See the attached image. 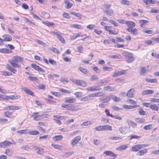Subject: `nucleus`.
I'll list each match as a JSON object with an SVG mask.
<instances>
[{"label": "nucleus", "mask_w": 159, "mask_h": 159, "mask_svg": "<svg viewBox=\"0 0 159 159\" xmlns=\"http://www.w3.org/2000/svg\"><path fill=\"white\" fill-rule=\"evenodd\" d=\"M23 58L19 56H15L13 57L11 59L8 61V62L14 67L19 68L20 66L17 64L18 62L23 64Z\"/></svg>", "instance_id": "1"}, {"label": "nucleus", "mask_w": 159, "mask_h": 159, "mask_svg": "<svg viewBox=\"0 0 159 159\" xmlns=\"http://www.w3.org/2000/svg\"><path fill=\"white\" fill-rule=\"evenodd\" d=\"M50 33L52 34L57 35V38L62 43H65V40L62 36L63 34L59 31L57 30H56L54 31H50Z\"/></svg>", "instance_id": "2"}, {"label": "nucleus", "mask_w": 159, "mask_h": 159, "mask_svg": "<svg viewBox=\"0 0 159 159\" xmlns=\"http://www.w3.org/2000/svg\"><path fill=\"white\" fill-rule=\"evenodd\" d=\"M61 107L65 108L67 110H70L71 111H74L78 109L79 106H75L71 104H62L61 105Z\"/></svg>", "instance_id": "3"}, {"label": "nucleus", "mask_w": 159, "mask_h": 159, "mask_svg": "<svg viewBox=\"0 0 159 159\" xmlns=\"http://www.w3.org/2000/svg\"><path fill=\"white\" fill-rule=\"evenodd\" d=\"M70 80L74 83L75 84L81 86L82 87H86L87 84L86 82L82 80L75 79L74 78H71Z\"/></svg>", "instance_id": "4"}, {"label": "nucleus", "mask_w": 159, "mask_h": 159, "mask_svg": "<svg viewBox=\"0 0 159 159\" xmlns=\"http://www.w3.org/2000/svg\"><path fill=\"white\" fill-rule=\"evenodd\" d=\"M122 54L123 56L128 58L127 61L128 63H130L134 61V57L132 54L127 52H122Z\"/></svg>", "instance_id": "5"}, {"label": "nucleus", "mask_w": 159, "mask_h": 159, "mask_svg": "<svg viewBox=\"0 0 159 159\" xmlns=\"http://www.w3.org/2000/svg\"><path fill=\"white\" fill-rule=\"evenodd\" d=\"M146 147V144H137L132 148L131 151L137 152L139 151L141 148Z\"/></svg>", "instance_id": "6"}, {"label": "nucleus", "mask_w": 159, "mask_h": 159, "mask_svg": "<svg viewBox=\"0 0 159 159\" xmlns=\"http://www.w3.org/2000/svg\"><path fill=\"white\" fill-rule=\"evenodd\" d=\"M47 115L45 114H42L41 115H38V113L37 112H34L32 116L33 117V119L35 120H38L40 119L45 118L46 117Z\"/></svg>", "instance_id": "7"}, {"label": "nucleus", "mask_w": 159, "mask_h": 159, "mask_svg": "<svg viewBox=\"0 0 159 159\" xmlns=\"http://www.w3.org/2000/svg\"><path fill=\"white\" fill-rule=\"evenodd\" d=\"M102 88L98 85H94L86 88V90L89 91H95L100 90Z\"/></svg>", "instance_id": "8"}, {"label": "nucleus", "mask_w": 159, "mask_h": 159, "mask_svg": "<svg viewBox=\"0 0 159 159\" xmlns=\"http://www.w3.org/2000/svg\"><path fill=\"white\" fill-rule=\"evenodd\" d=\"M126 30L128 32H130L131 34L137 35L138 34V30L135 28H127L126 29Z\"/></svg>", "instance_id": "9"}, {"label": "nucleus", "mask_w": 159, "mask_h": 159, "mask_svg": "<svg viewBox=\"0 0 159 159\" xmlns=\"http://www.w3.org/2000/svg\"><path fill=\"white\" fill-rule=\"evenodd\" d=\"M12 144L11 143L8 141H5L0 143V147L5 148L7 146H10Z\"/></svg>", "instance_id": "10"}, {"label": "nucleus", "mask_w": 159, "mask_h": 159, "mask_svg": "<svg viewBox=\"0 0 159 159\" xmlns=\"http://www.w3.org/2000/svg\"><path fill=\"white\" fill-rule=\"evenodd\" d=\"M81 138V136H78L75 137L72 140L71 142V144L73 146L76 144L78 143L79 142V141L80 140Z\"/></svg>", "instance_id": "11"}, {"label": "nucleus", "mask_w": 159, "mask_h": 159, "mask_svg": "<svg viewBox=\"0 0 159 159\" xmlns=\"http://www.w3.org/2000/svg\"><path fill=\"white\" fill-rule=\"evenodd\" d=\"M126 73V71L125 70H122L118 72H116L114 73V74L112 76L113 77H117L120 75L125 74Z\"/></svg>", "instance_id": "12"}, {"label": "nucleus", "mask_w": 159, "mask_h": 159, "mask_svg": "<svg viewBox=\"0 0 159 159\" xmlns=\"http://www.w3.org/2000/svg\"><path fill=\"white\" fill-rule=\"evenodd\" d=\"M20 106H15L14 105H11L8 106L6 108L8 110H19L21 108Z\"/></svg>", "instance_id": "13"}, {"label": "nucleus", "mask_w": 159, "mask_h": 159, "mask_svg": "<svg viewBox=\"0 0 159 159\" xmlns=\"http://www.w3.org/2000/svg\"><path fill=\"white\" fill-rule=\"evenodd\" d=\"M31 66L34 69L38 71L42 72H44V70L42 68L40 67L39 66L35 64L34 63L32 64H31Z\"/></svg>", "instance_id": "14"}, {"label": "nucleus", "mask_w": 159, "mask_h": 159, "mask_svg": "<svg viewBox=\"0 0 159 159\" xmlns=\"http://www.w3.org/2000/svg\"><path fill=\"white\" fill-rule=\"evenodd\" d=\"M119 131L122 134H126L128 132V129L126 126H122L119 128Z\"/></svg>", "instance_id": "15"}, {"label": "nucleus", "mask_w": 159, "mask_h": 159, "mask_svg": "<svg viewBox=\"0 0 159 159\" xmlns=\"http://www.w3.org/2000/svg\"><path fill=\"white\" fill-rule=\"evenodd\" d=\"M139 107V106L138 105H135L133 106L127 105L125 104L123 105V107L124 108L127 109H134L137 108Z\"/></svg>", "instance_id": "16"}, {"label": "nucleus", "mask_w": 159, "mask_h": 159, "mask_svg": "<svg viewBox=\"0 0 159 159\" xmlns=\"http://www.w3.org/2000/svg\"><path fill=\"white\" fill-rule=\"evenodd\" d=\"M116 86L113 87L108 86L106 87H104L103 89L105 90L110 91H114L116 90Z\"/></svg>", "instance_id": "17"}, {"label": "nucleus", "mask_w": 159, "mask_h": 159, "mask_svg": "<svg viewBox=\"0 0 159 159\" xmlns=\"http://www.w3.org/2000/svg\"><path fill=\"white\" fill-rule=\"evenodd\" d=\"M135 91L134 89H130L127 93V96L128 97H133Z\"/></svg>", "instance_id": "18"}, {"label": "nucleus", "mask_w": 159, "mask_h": 159, "mask_svg": "<svg viewBox=\"0 0 159 159\" xmlns=\"http://www.w3.org/2000/svg\"><path fill=\"white\" fill-rule=\"evenodd\" d=\"M125 23L129 27V28H133L135 26V23L132 21L127 20L125 21Z\"/></svg>", "instance_id": "19"}, {"label": "nucleus", "mask_w": 159, "mask_h": 159, "mask_svg": "<svg viewBox=\"0 0 159 159\" xmlns=\"http://www.w3.org/2000/svg\"><path fill=\"white\" fill-rule=\"evenodd\" d=\"M148 151V149H147L145 148L143 149H142L139 152H137L136 153V155L138 156H143L145 155Z\"/></svg>", "instance_id": "20"}, {"label": "nucleus", "mask_w": 159, "mask_h": 159, "mask_svg": "<svg viewBox=\"0 0 159 159\" xmlns=\"http://www.w3.org/2000/svg\"><path fill=\"white\" fill-rule=\"evenodd\" d=\"M64 2L66 4L65 7L67 9L70 8L72 5V4L70 2V0H65Z\"/></svg>", "instance_id": "21"}, {"label": "nucleus", "mask_w": 159, "mask_h": 159, "mask_svg": "<svg viewBox=\"0 0 159 159\" xmlns=\"http://www.w3.org/2000/svg\"><path fill=\"white\" fill-rule=\"evenodd\" d=\"M2 37L4 41H9L11 40H12V38L11 36L8 34H4L3 35Z\"/></svg>", "instance_id": "22"}, {"label": "nucleus", "mask_w": 159, "mask_h": 159, "mask_svg": "<svg viewBox=\"0 0 159 159\" xmlns=\"http://www.w3.org/2000/svg\"><path fill=\"white\" fill-rule=\"evenodd\" d=\"M150 108L152 111H157L159 109V107L156 104H150Z\"/></svg>", "instance_id": "23"}, {"label": "nucleus", "mask_w": 159, "mask_h": 159, "mask_svg": "<svg viewBox=\"0 0 159 159\" xmlns=\"http://www.w3.org/2000/svg\"><path fill=\"white\" fill-rule=\"evenodd\" d=\"M154 93V91L152 90L146 89L143 91L142 93V95H143L152 94Z\"/></svg>", "instance_id": "24"}, {"label": "nucleus", "mask_w": 159, "mask_h": 159, "mask_svg": "<svg viewBox=\"0 0 159 159\" xmlns=\"http://www.w3.org/2000/svg\"><path fill=\"white\" fill-rule=\"evenodd\" d=\"M22 89L26 93L30 95L34 96V93L30 89H27L26 87L23 88H22Z\"/></svg>", "instance_id": "25"}, {"label": "nucleus", "mask_w": 159, "mask_h": 159, "mask_svg": "<svg viewBox=\"0 0 159 159\" xmlns=\"http://www.w3.org/2000/svg\"><path fill=\"white\" fill-rule=\"evenodd\" d=\"M17 133L20 134H29V129H25L17 131Z\"/></svg>", "instance_id": "26"}, {"label": "nucleus", "mask_w": 159, "mask_h": 159, "mask_svg": "<svg viewBox=\"0 0 159 159\" xmlns=\"http://www.w3.org/2000/svg\"><path fill=\"white\" fill-rule=\"evenodd\" d=\"M76 100V99L75 98H68L65 100V102L66 103H71L75 102Z\"/></svg>", "instance_id": "27"}, {"label": "nucleus", "mask_w": 159, "mask_h": 159, "mask_svg": "<svg viewBox=\"0 0 159 159\" xmlns=\"http://www.w3.org/2000/svg\"><path fill=\"white\" fill-rule=\"evenodd\" d=\"M103 11L104 13H106L107 15L110 16H111L114 14L113 11L112 9L104 10Z\"/></svg>", "instance_id": "28"}, {"label": "nucleus", "mask_w": 159, "mask_h": 159, "mask_svg": "<svg viewBox=\"0 0 159 159\" xmlns=\"http://www.w3.org/2000/svg\"><path fill=\"white\" fill-rule=\"evenodd\" d=\"M139 22L141 24L140 26L142 27H144V24L149 22L148 20H139Z\"/></svg>", "instance_id": "29"}, {"label": "nucleus", "mask_w": 159, "mask_h": 159, "mask_svg": "<svg viewBox=\"0 0 159 159\" xmlns=\"http://www.w3.org/2000/svg\"><path fill=\"white\" fill-rule=\"evenodd\" d=\"M62 138L63 137L62 135H59L54 136L52 139L54 141H58L61 140Z\"/></svg>", "instance_id": "30"}, {"label": "nucleus", "mask_w": 159, "mask_h": 159, "mask_svg": "<svg viewBox=\"0 0 159 159\" xmlns=\"http://www.w3.org/2000/svg\"><path fill=\"white\" fill-rule=\"evenodd\" d=\"M103 131L104 130H112V129L111 128V126H110V125H103Z\"/></svg>", "instance_id": "31"}, {"label": "nucleus", "mask_w": 159, "mask_h": 159, "mask_svg": "<svg viewBox=\"0 0 159 159\" xmlns=\"http://www.w3.org/2000/svg\"><path fill=\"white\" fill-rule=\"evenodd\" d=\"M128 146L126 145H122L118 147L117 148V150L119 151H121L125 149Z\"/></svg>", "instance_id": "32"}, {"label": "nucleus", "mask_w": 159, "mask_h": 159, "mask_svg": "<svg viewBox=\"0 0 159 159\" xmlns=\"http://www.w3.org/2000/svg\"><path fill=\"white\" fill-rule=\"evenodd\" d=\"M122 139V137H119V136H116V137H109V139L111 140H117L120 139Z\"/></svg>", "instance_id": "33"}, {"label": "nucleus", "mask_w": 159, "mask_h": 159, "mask_svg": "<svg viewBox=\"0 0 159 159\" xmlns=\"http://www.w3.org/2000/svg\"><path fill=\"white\" fill-rule=\"evenodd\" d=\"M127 121L129 125H131L133 127H135L137 125V124L136 123L131 120H128Z\"/></svg>", "instance_id": "34"}, {"label": "nucleus", "mask_w": 159, "mask_h": 159, "mask_svg": "<svg viewBox=\"0 0 159 159\" xmlns=\"http://www.w3.org/2000/svg\"><path fill=\"white\" fill-rule=\"evenodd\" d=\"M147 70L145 67H143L141 68L140 71V75H145V74L147 73Z\"/></svg>", "instance_id": "35"}, {"label": "nucleus", "mask_w": 159, "mask_h": 159, "mask_svg": "<svg viewBox=\"0 0 159 159\" xmlns=\"http://www.w3.org/2000/svg\"><path fill=\"white\" fill-rule=\"evenodd\" d=\"M135 120L136 122L139 123H142L145 121V120L143 118H136Z\"/></svg>", "instance_id": "36"}, {"label": "nucleus", "mask_w": 159, "mask_h": 159, "mask_svg": "<svg viewBox=\"0 0 159 159\" xmlns=\"http://www.w3.org/2000/svg\"><path fill=\"white\" fill-rule=\"evenodd\" d=\"M39 134V132L37 130L30 131L29 130V134L30 135H37Z\"/></svg>", "instance_id": "37"}, {"label": "nucleus", "mask_w": 159, "mask_h": 159, "mask_svg": "<svg viewBox=\"0 0 159 159\" xmlns=\"http://www.w3.org/2000/svg\"><path fill=\"white\" fill-rule=\"evenodd\" d=\"M70 13L71 14L78 17L80 19L82 18V15L81 14L79 13H76L75 12H70Z\"/></svg>", "instance_id": "38"}, {"label": "nucleus", "mask_w": 159, "mask_h": 159, "mask_svg": "<svg viewBox=\"0 0 159 159\" xmlns=\"http://www.w3.org/2000/svg\"><path fill=\"white\" fill-rule=\"evenodd\" d=\"M111 98L115 102H119L121 100V99L120 98L118 97L115 95H112L111 97Z\"/></svg>", "instance_id": "39"}, {"label": "nucleus", "mask_w": 159, "mask_h": 159, "mask_svg": "<svg viewBox=\"0 0 159 159\" xmlns=\"http://www.w3.org/2000/svg\"><path fill=\"white\" fill-rule=\"evenodd\" d=\"M110 57L113 58H118L119 59H121L122 58V57L119 54H117L113 55H110Z\"/></svg>", "instance_id": "40"}, {"label": "nucleus", "mask_w": 159, "mask_h": 159, "mask_svg": "<svg viewBox=\"0 0 159 159\" xmlns=\"http://www.w3.org/2000/svg\"><path fill=\"white\" fill-rule=\"evenodd\" d=\"M11 51L7 48H1L0 49V52L4 53H9Z\"/></svg>", "instance_id": "41"}, {"label": "nucleus", "mask_w": 159, "mask_h": 159, "mask_svg": "<svg viewBox=\"0 0 159 159\" xmlns=\"http://www.w3.org/2000/svg\"><path fill=\"white\" fill-rule=\"evenodd\" d=\"M141 138L140 136H137L136 135H131L129 136V140H132L133 139H139Z\"/></svg>", "instance_id": "42"}, {"label": "nucleus", "mask_w": 159, "mask_h": 159, "mask_svg": "<svg viewBox=\"0 0 159 159\" xmlns=\"http://www.w3.org/2000/svg\"><path fill=\"white\" fill-rule=\"evenodd\" d=\"M70 27L73 28L80 29L81 28L82 26L80 25L74 24L71 25Z\"/></svg>", "instance_id": "43"}, {"label": "nucleus", "mask_w": 159, "mask_h": 159, "mask_svg": "<svg viewBox=\"0 0 159 159\" xmlns=\"http://www.w3.org/2000/svg\"><path fill=\"white\" fill-rule=\"evenodd\" d=\"M92 99L90 98V96H88L83 98L81 99L82 101H87L92 100Z\"/></svg>", "instance_id": "44"}, {"label": "nucleus", "mask_w": 159, "mask_h": 159, "mask_svg": "<svg viewBox=\"0 0 159 159\" xmlns=\"http://www.w3.org/2000/svg\"><path fill=\"white\" fill-rule=\"evenodd\" d=\"M79 69L82 72L85 74H87L88 73L87 70L85 69L84 68L82 67H80L79 68Z\"/></svg>", "instance_id": "45"}, {"label": "nucleus", "mask_w": 159, "mask_h": 159, "mask_svg": "<svg viewBox=\"0 0 159 159\" xmlns=\"http://www.w3.org/2000/svg\"><path fill=\"white\" fill-rule=\"evenodd\" d=\"M59 91L61 92L68 94L70 93H71V92L70 90L62 89H59Z\"/></svg>", "instance_id": "46"}, {"label": "nucleus", "mask_w": 159, "mask_h": 159, "mask_svg": "<svg viewBox=\"0 0 159 159\" xmlns=\"http://www.w3.org/2000/svg\"><path fill=\"white\" fill-rule=\"evenodd\" d=\"M103 69L105 71H110L112 70L113 68L111 67L104 66Z\"/></svg>", "instance_id": "47"}, {"label": "nucleus", "mask_w": 159, "mask_h": 159, "mask_svg": "<svg viewBox=\"0 0 159 159\" xmlns=\"http://www.w3.org/2000/svg\"><path fill=\"white\" fill-rule=\"evenodd\" d=\"M80 36V34L79 33H78L75 35L71 36L70 39V40H72L75 39L76 38H77L78 37H79Z\"/></svg>", "instance_id": "48"}, {"label": "nucleus", "mask_w": 159, "mask_h": 159, "mask_svg": "<svg viewBox=\"0 0 159 159\" xmlns=\"http://www.w3.org/2000/svg\"><path fill=\"white\" fill-rule=\"evenodd\" d=\"M52 145L55 149L61 150V145L54 144L53 143L52 144Z\"/></svg>", "instance_id": "49"}, {"label": "nucleus", "mask_w": 159, "mask_h": 159, "mask_svg": "<svg viewBox=\"0 0 159 159\" xmlns=\"http://www.w3.org/2000/svg\"><path fill=\"white\" fill-rule=\"evenodd\" d=\"M60 77V75L57 74H54L53 75H50V79L55 80L56 78H58Z\"/></svg>", "instance_id": "50"}, {"label": "nucleus", "mask_w": 159, "mask_h": 159, "mask_svg": "<svg viewBox=\"0 0 159 159\" xmlns=\"http://www.w3.org/2000/svg\"><path fill=\"white\" fill-rule=\"evenodd\" d=\"M153 127L152 124H150L148 125L145 126L143 127V129L145 130H148L151 129Z\"/></svg>", "instance_id": "51"}, {"label": "nucleus", "mask_w": 159, "mask_h": 159, "mask_svg": "<svg viewBox=\"0 0 159 159\" xmlns=\"http://www.w3.org/2000/svg\"><path fill=\"white\" fill-rule=\"evenodd\" d=\"M109 22L110 23L113 25L114 26H118V24L116 21L113 20H109Z\"/></svg>", "instance_id": "52"}, {"label": "nucleus", "mask_w": 159, "mask_h": 159, "mask_svg": "<svg viewBox=\"0 0 159 159\" xmlns=\"http://www.w3.org/2000/svg\"><path fill=\"white\" fill-rule=\"evenodd\" d=\"M127 102L128 103L132 104L134 105H137V102L131 99H130L127 100Z\"/></svg>", "instance_id": "53"}, {"label": "nucleus", "mask_w": 159, "mask_h": 159, "mask_svg": "<svg viewBox=\"0 0 159 159\" xmlns=\"http://www.w3.org/2000/svg\"><path fill=\"white\" fill-rule=\"evenodd\" d=\"M11 100L17 99L20 98V95L17 94H14L11 95Z\"/></svg>", "instance_id": "54"}, {"label": "nucleus", "mask_w": 159, "mask_h": 159, "mask_svg": "<svg viewBox=\"0 0 159 159\" xmlns=\"http://www.w3.org/2000/svg\"><path fill=\"white\" fill-rule=\"evenodd\" d=\"M5 153L8 156H11L12 155V152L9 149H7Z\"/></svg>", "instance_id": "55"}, {"label": "nucleus", "mask_w": 159, "mask_h": 159, "mask_svg": "<svg viewBox=\"0 0 159 159\" xmlns=\"http://www.w3.org/2000/svg\"><path fill=\"white\" fill-rule=\"evenodd\" d=\"M121 3L127 5H129L131 4L130 2L129 1L126 0H122L121 1Z\"/></svg>", "instance_id": "56"}, {"label": "nucleus", "mask_w": 159, "mask_h": 159, "mask_svg": "<svg viewBox=\"0 0 159 159\" xmlns=\"http://www.w3.org/2000/svg\"><path fill=\"white\" fill-rule=\"evenodd\" d=\"M92 123L89 121H88L86 122H83L81 125V126H88L91 125Z\"/></svg>", "instance_id": "57"}, {"label": "nucleus", "mask_w": 159, "mask_h": 159, "mask_svg": "<svg viewBox=\"0 0 159 159\" xmlns=\"http://www.w3.org/2000/svg\"><path fill=\"white\" fill-rule=\"evenodd\" d=\"M103 125H100L96 127L95 129L97 131H103Z\"/></svg>", "instance_id": "58"}, {"label": "nucleus", "mask_w": 159, "mask_h": 159, "mask_svg": "<svg viewBox=\"0 0 159 159\" xmlns=\"http://www.w3.org/2000/svg\"><path fill=\"white\" fill-rule=\"evenodd\" d=\"M112 27L110 26H105L104 27L105 29L107 31L109 32L110 34L111 33L112 31V30L111 29Z\"/></svg>", "instance_id": "59"}, {"label": "nucleus", "mask_w": 159, "mask_h": 159, "mask_svg": "<svg viewBox=\"0 0 159 159\" xmlns=\"http://www.w3.org/2000/svg\"><path fill=\"white\" fill-rule=\"evenodd\" d=\"M60 81L62 83L65 82L68 83L69 82V80L67 79L65 77H61L60 79Z\"/></svg>", "instance_id": "60"}, {"label": "nucleus", "mask_w": 159, "mask_h": 159, "mask_svg": "<svg viewBox=\"0 0 159 159\" xmlns=\"http://www.w3.org/2000/svg\"><path fill=\"white\" fill-rule=\"evenodd\" d=\"M105 112L107 116H110L111 117H114V116L112 114H110V112L108 110H105Z\"/></svg>", "instance_id": "61"}, {"label": "nucleus", "mask_w": 159, "mask_h": 159, "mask_svg": "<svg viewBox=\"0 0 159 159\" xmlns=\"http://www.w3.org/2000/svg\"><path fill=\"white\" fill-rule=\"evenodd\" d=\"M143 32L148 34H152L153 33V31L151 30H143Z\"/></svg>", "instance_id": "62"}, {"label": "nucleus", "mask_w": 159, "mask_h": 159, "mask_svg": "<svg viewBox=\"0 0 159 159\" xmlns=\"http://www.w3.org/2000/svg\"><path fill=\"white\" fill-rule=\"evenodd\" d=\"M54 117L58 119L62 120L64 118L63 116H60V115H54Z\"/></svg>", "instance_id": "63"}, {"label": "nucleus", "mask_w": 159, "mask_h": 159, "mask_svg": "<svg viewBox=\"0 0 159 159\" xmlns=\"http://www.w3.org/2000/svg\"><path fill=\"white\" fill-rule=\"evenodd\" d=\"M51 50L54 53L59 54L60 53V52L59 50H58L57 48H51Z\"/></svg>", "instance_id": "64"}]
</instances>
